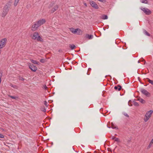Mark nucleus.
Wrapping results in <instances>:
<instances>
[{"instance_id":"f257e3e1","label":"nucleus","mask_w":153,"mask_h":153,"mask_svg":"<svg viewBox=\"0 0 153 153\" xmlns=\"http://www.w3.org/2000/svg\"><path fill=\"white\" fill-rule=\"evenodd\" d=\"M31 37L32 39L36 40L38 42H43L44 41L43 39L39 35L37 32L33 33Z\"/></svg>"},{"instance_id":"f03ea898","label":"nucleus","mask_w":153,"mask_h":153,"mask_svg":"<svg viewBox=\"0 0 153 153\" xmlns=\"http://www.w3.org/2000/svg\"><path fill=\"white\" fill-rule=\"evenodd\" d=\"M11 6L10 2L7 3L4 7L3 9V11L1 13V16L4 17L7 14L9 11V7H10Z\"/></svg>"},{"instance_id":"c85d7f7f","label":"nucleus","mask_w":153,"mask_h":153,"mask_svg":"<svg viewBox=\"0 0 153 153\" xmlns=\"http://www.w3.org/2000/svg\"><path fill=\"white\" fill-rule=\"evenodd\" d=\"M133 104L135 106H139L138 103L136 102H134Z\"/></svg>"},{"instance_id":"aec40b11","label":"nucleus","mask_w":153,"mask_h":153,"mask_svg":"<svg viewBox=\"0 0 153 153\" xmlns=\"http://www.w3.org/2000/svg\"><path fill=\"white\" fill-rule=\"evenodd\" d=\"M143 32L144 34H145L147 36H150V34L149 33H148L146 30H144Z\"/></svg>"},{"instance_id":"dca6fc26","label":"nucleus","mask_w":153,"mask_h":153,"mask_svg":"<svg viewBox=\"0 0 153 153\" xmlns=\"http://www.w3.org/2000/svg\"><path fill=\"white\" fill-rule=\"evenodd\" d=\"M138 100L140 102L142 103H145V101L140 98H139L138 99Z\"/></svg>"},{"instance_id":"72a5a7b5","label":"nucleus","mask_w":153,"mask_h":153,"mask_svg":"<svg viewBox=\"0 0 153 153\" xmlns=\"http://www.w3.org/2000/svg\"><path fill=\"white\" fill-rule=\"evenodd\" d=\"M40 62L42 63H44L45 62V60L44 59H40Z\"/></svg>"},{"instance_id":"20e7f679","label":"nucleus","mask_w":153,"mask_h":153,"mask_svg":"<svg viewBox=\"0 0 153 153\" xmlns=\"http://www.w3.org/2000/svg\"><path fill=\"white\" fill-rule=\"evenodd\" d=\"M7 39L6 38L1 39L0 40V49H1L4 47L7 43Z\"/></svg>"},{"instance_id":"4c0bfd02","label":"nucleus","mask_w":153,"mask_h":153,"mask_svg":"<svg viewBox=\"0 0 153 153\" xmlns=\"http://www.w3.org/2000/svg\"><path fill=\"white\" fill-rule=\"evenodd\" d=\"M2 76V73L1 71H0V78H1Z\"/></svg>"},{"instance_id":"2eb2a0df","label":"nucleus","mask_w":153,"mask_h":153,"mask_svg":"<svg viewBox=\"0 0 153 153\" xmlns=\"http://www.w3.org/2000/svg\"><path fill=\"white\" fill-rule=\"evenodd\" d=\"M69 47L71 50H73L76 48V47L74 45L71 44L69 45Z\"/></svg>"},{"instance_id":"a19ab883","label":"nucleus","mask_w":153,"mask_h":153,"mask_svg":"<svg viewBox=\"0 0 153 153\" xmlns=\"http://www.w3.org/2000/svg\"><path fill=\"white\" fill-rule=\"evenodd\" d=\"M84 4L86 6V7H87V4H86V3H84Z\"/></svg>"},{"instance_id":"4468645a","label":"nucleus","mask_w":153,"mask_h":153,"mask_svg":"<svg viewBox=\"0 0 153 153\" xmlns=\"http://www.w3.org/2000/svg\"><path fill=\"white\" fill-rule=\"evenodd\" d=\"M121 88V86L120 85H118L117 86H115L114 87V89L116 91H120Z\"/></svg>"},{"instance_id":"a878e982","label":"nucleus","mask_w":153,"mask_h":153,"mask_svg":"<svg viewBox=\"0 0 153 153\" xmlns=\"http://www.w3.org/2000/svg\"><path fill=\"white\" fill-rule=\"evenodd\" d=\"M114 141L116 142H117L118 143H119L120 142V140L118 138L116 137L114 140Z\"/></svg>"},{"instance_id":"39448f33","label":"nucleus","mask_w":153,"mask_h":153,"mask_svg":"<svg viewBox=\"0 0 153 153\" xmlns=\"http://www.w3.org/2000/svg\"><path fill=\"white\" fill-rule=\"evenodd\" d=\"M140 9L146 15H149L151 13V11L148 8L141 7L140 8Z\"/></svg>"},{"instance_id":"f8f14e48","label":"nucleus","mask_w":153,"mask_h":153,"mask_svg":"<svg viewBox=\"0 0 153 153\" xmlns=\"http://www.w3.org/2000/svg\"><path fill=\"white\" fill-rule=\"evenodd\" d=\"M58 8V6L56 5L54 6L51 9V11L52 13H53Z\"/></svg>"},{"instance_id":"7c9ffc66","label":"nucleus","mask_w":153,"mask_h":153,"mask_svg":"<svg viewBox=\"0 0 153 153\" xmlns=\"http://www.w3.org/2000/svg\"><path fill=\"white\" fill-rule=\"evenodd\" d=\"M153 144L151 143H150L149 144L148 146L147 147V149H149L151 148L152 145Z\"/></svg>"},{"instance_id":"ddd939ff","label":"nucleus","mask_w":153,"mask_h":153,"mask_svg":"<svg viewBox=\"0 0 153 153\" xmlns=\"http://www.w3.org/2000/svg\"><path fill=\"white\" fill-rule=\"evenodd\" d=\"M85 37L86 39H92L93 38V36L92 35L86 34L85 35Z\"/></svg>"},{"instance_id":"5701e85b","label":"nucleus","mask_w":153,"mask_h":153,"mask_svg":"<svg viewBox=\"0 0 153 153\" xmlns=\"http://www.w3.org/2000/svg\"><path fill=\"white\" fill-rule=\"evenodd\" d=\"M30 61L32 63L34 64H38V63L37 62V61L35 60H34L33 59H31Z\"/></svg>"},{"instance_id":"473e14b6","label":"nucleus","mask_w":153,"mask_h":153,"mask_svg":"<svg viewBox=\"0 0 153 153\" xmlns=\"http://www.w3.org/2000/svg\"><path fill=\"white\" fill-rule=\"evenodd\" d=\"M19 79L22 81H24L25 80V79L23 77L20 76H19Z\"/></svg>"},{"instance_id":"f704fd0d","label":"nucleus","mask_w":153,"mask_h":153,"mask_svg":"<svg viewBox=\"0 0 153 153\" xmlns=\"http://www.w3.org/2000/svg\"><path fill=\"white\" fill-rule=\"evenodd\" d=\"M44 104L46 106H47V107L48 106V102L46 101H44Z\"/></svg>"},{"instance_id":"bb28decb","label":"nucleus","mask_w":153,"mask_h":153,"mask_svg":"<svg viewBox=\"0 0 153 153\" xmlns=\"http://www.w3.org/2000/svg\"><path fill=\"white\" fill-rule=\"evenodd\" d=\"M70 31H71V32L72 33H74V30H75V29L74 28H70Z\"/></svg>"},{"instance_id":"f3484780","label":"nucleus","mask_w":153,"mask_h":153,"mask_svg":"<svg viewBox=\"0 0 153 153\" xmlns=\"http://www.w3.org/2000/svg\"><path fill=\"white\" fill-rule=\"evenodd\" d=\"M82 31L81 30V29L79 28H78V30L76 34L80 35H81L82 33Z\"/></svg>"},{"instance_id":"37998d69","label":"nucleus","mask_w":153,"mask_h":153,"mask_svg":"<svg viewBox=\"0 0 153 153\" xmlns=\"http://www.w3.org/2000/svg\"><path fill=\"white\" fill-rule=\"evenodd\" d=\"M130 141V140H128V143H129V142Z\"/></svg>"},{"instance_id":"393cba45","label":"nucleus","mask_w":153,"mask_h":153,"mask_svg":"<svg viewBox=\"0 0 153 153\" xmlns=\"http://www.w3.org/2000/svg\"><path fill=\"white\" fill-rule=\"evenodd\" d=\"M9 96L11 98L15 100H16L18 98V97L16 96H13L10 95H9Z\"/></svg>"},{"instance_id":"b1692460","label":"nucleus","mask_w":153,"mask_h":153,"mask_svg":"<svg viewBox=\"0 0 153 153\" xmlns=\"http://www.w3.org/2000/svg\"><path fill=\"white\" fill-rule=\"evenodd\" d=\"M10 86L11 87H13L14 88H16V89H17L18 88V87L17 85H13V84H11L10 85Z\"/></svg>"},{"instance_id":"a211bd4d","label":"nucleus","mask_w":153,"mask_h":153,"mask_svg":"<svg viewBox=\"0 0 153 153\" xmlns=\"http://www.w3.org/2000/svg\"><path fill=\"white\" fill-rule=\"evenodd\" d=\"M108 18V16L105 15H103L102 16L101 18L103 19H106Z\"/></svg>"},{"instance_id":"2f4dec72","label":"nucleus","mask_w":153,"mask_h":153,"mask_svg":"<svg viewBox=\"0 0 153 153\" xmlns=\"http://www.w3.org/2000/svg\"><path fill=\"white\" fill-rule=\"evenodd\" d=\"M123 115L125 116L128 117H129V116L127 114V113H126V112H124L123 113Z\"/></svg>"},{"instance_id":"4be33fe9","label":"nucleus","mask_w":153,"mask_h":153,"mask_svg":"<svg viewBox=\"0 0 153 153\" xmlns=\"http://www.w3.org/2000/svg\"><path fill=\"white\" fill-rule=\"evenodd\" d=\"M140 1L142 3L145 4L148 3V1L147 0H140Z\"/></svg>"},{"instance_id":"58836bf2","label":"nucleus","mask_w":153,"mask_h":153,"mask_svg":"<svg viewBox=\"0 0 153 153\" xmlns=\"http://www.w3.org/2000/svg\"><path fill=\"white\" fill-rule=\"evenodd\" d=\"M43 87H44V89H45V90H46L47 89V86L46 85H45L43 86Z\"/></svg>"},{"instance_id":"9d476101","label":"nucleus","mask_w":153,"mask_h":153,"mask_svg":"<svg viewBox=\"0 0 153 153\" xmlns=\"http://www.w3.org/2000/svg\"><path fill=\"white\" fill-rule=\"evenodd\" d=\"M36 22H37L36 23L38 24L40 27L41 25H42L46 22V20L45 19H42L36 21Z\"/></svg>"},{"instance_id":"79ce46f5","label":"nucleus","mask_w":153,"mask_h":153,"mask_svg":"<svg viewBox=\"0 0 153 153\" xmlns=\"http://www.w3.org/2000/svg\"><path fill=\"white\" fill-rule=\"evenodd\" d=\"M1 50H0V55L1 54Z\"/></svg>"},{"instance_id":"423d86ee","label":"nucleus","mask_w":153,"mask_h":153,"mask_svg":"<svg viewBox=\"0 0 153 153\" xmlns=\"http://www.w3.org/2000/svg\"><path fill=\"white\" fill-rule=\"evenodd\" d=\"M37 22H35L34 23V24L31 27V30L33 31H35L39 27V26L36 23Z\"/></svg>"},{"instance_id":"7ed1b4c3","label":"nucleus","mask_w":153,"mask_h":153,"mask_svg":"<svg viewBox=\"0 0 153 153\" xmlns=\"http://www.w3.org/2000/svg\"><path fill=\"white\" fill-rule=\"evenodd\" d=\"M153 112V111L152 110L147 112L144 118V121L145 122H146L151 117Z\"/></svg>"},{"instance_id":"6e6552de","label":"nucleus","mask_w":153,"mask_h":153,"mask_svg":"<svg viewBox=\"0 0 153 153\" xmlns=\"http://www.w3.org/2000/svg\"><path fill=\"white\" fill-rule=\"evenodd\" d=\"M90 3L91 6L93 8L97 9L99 8V7L98 6L94 1H90Z\"/></svg>"},{"instance_id":"1a4fd4ad","label":"nucleus","mask_w":153,"mask_h":153,"mask_svg":"<svg viewBox=\"0 0 153 153\" xmlns=\"http://www.w3.org/2000/svg\"><path fill=\"white\" fill-rule=\"evenodd\" d=\"M29 68L33 72H36L37 70V68L33 64L29 63L28 65Z\"/></svg>"},{"instance_id":"c9c22d12","label":"nucleus","mask_w":153,"mask_h":153,"mask_svg":"<svg viewBox=\"0 0 153 153\" xmlns=\"http://www.w3.org/2000/svg\"><path fill=\"white\" fill-rule=\"evenodd\" d=\"M78 30V28L75 29L74 31V34L76 33V34Z\"/></svg>"},{"instance_id":"0eeeda50","label":"nucleus","mask_w":153,"mask_h":153,"mask_svg":"<svg viewBox=\"0 0 153 153\" xmlns=\"http://www.w3.org/2000/svg\"><path fill=\"white\" fill-rule=\"evenodd\" d=\"M140 91L143 94L146 96L149 97L150 96V93L145 89L143 88H141Z\"/></svg>"},{"instance_id":"ea45409f","label":"nucleus","mask_w":153,"mask_h":153,"mask_svg":"<svg viewBox=\"0 0 153 153\" xmlns=\"http://www.w3.org/2000/svg\"><path fill=\"white\" fill-rule=\"evenodd\" d=\"M116 138V137H115L114 136H112V137H111V139L113 140H115V138Z\"/></svg>"},{"instance_id":"412c9836","label":"nucleus","mask_w":153,"mask_h":153,"mask_svg":"<svg viewBox=\"0 0 153 153\" xmlns=\"http://www.w3.org/2000/svg\"><path fill=\"white\" fill-rule=\"evenodd\" d=\"M41 111H42L43 112H45L46 111V109L45 107L44 106H42L41 108Z\"/></svg>"},{"instance_id":"c03bdc74","label":"nucleus","mask_w":153,"mask_h":153,"mask_svg":"<svg viewBox=\"0 0 153 153\" xmlns=\"http://www.w3.org/2000/svg\"><path fill=\"white\" fill-rule=\"evenodd\" d=\"M138 63L140 62H139V61H138Z\"/></svg>"},{"instance_id":"e433bc0d","label":"nucleus","mask_w":153,"mask_h":153,"mask_svg":"<svg viewBox=\"0 0 153 153\" xmlns=\"http://www.w3.org/2000/svg\"><path fill=\"white\" fill-rule=\"evenodd\" d=\"M4 136L3 134L0 133V138H4Z\"/></svg>"},{"instance_id":"cd10ccee","label":"nucleus","mask_w":153,"mask_h":153,"mask_svg":"<svg viewBox=\"0 0 153 153\" xmlns=\"http://www.w3.org/2000/svg\"><path fill=\"white\" fill-rule=\"evenodd\" d=\"M148 80V82L149 83L151 84L152 85H153V81L150 80L149 79H147Z\"/></svg>"},{"instance_id":"6ab92c4d","label":"nucleus","mask_w":153,"mask_h":153,"mask_svg":"<svg viewBox=\"0 0 153 153\" xmlns=\"http://www.w3.org/2000/svg\"><path fill=\"white\" fill-rule=\"evenodd\" d=\"M19 1V0H15L14 3V5L15 7L17 5Z\"/></svg>"},{"instance_id":"9b49d317","label":"nucleus","mask_w":153,"mask_h":153,"mask_svg":"<svg viewBox=\"0 0 153 153\" xmlns=\"http://www.w3.org/2000/svg\"><path fill=\"white\" fill-rule=\"evenodd\" d=\"M111 127L108 126V125H107V126L108 128H111L112 129H115L117 130L118 129V128L117 127V126H115L113 123H111Z\"/></svg>"},{"instance_id":"c756f323","label":"nucleus","mask_w":153,"mask_h":153,"mask_svg":"<svg viewBox=\"0 0 153 153\" xmlns=\"http://www.w3.org/2000/svg\"><path fill=\"white\" fill-rule=\"evenodd\" d=\"M153 144L151 143H150L149 144L148 146L147 147V149H149L151 148L152 145Z\"/></svg>"}]
</instances>
